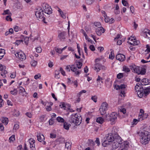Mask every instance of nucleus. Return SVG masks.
Wrapping results in <instances>:
<instances>
[{
  "label": "nucleus",
  "instance_id": "46",
  "mask_svg": "<svg viewBox=\"0 0 150 150\" xmlns=\"http://www.w3.org/2000/svg\"><path fill=\"white\" fill-rule=\"evenodd\" d=\"M118 111L119 112V113H120V112H121L124 114L126 112V109L124 108H121L119 109Z\"/></svg>",
  "mask_w": 150,
  "mask_h": 150
},
{
  "label": "nucleus",
  "instance_id": "29",
  "mask_svg": "<svg viewBox=\"0 0 150 150\" xmlns=\"http://www.w3.org/2000/svg\"><path fill=\"white\" fill-rule=\"evenodd\" d=\"M58 11L59 12L60 15L63 18H66V16L65 14L62 11L61 9H60V8H58Z\"/></svg>",
  "mask_w": 150,
  "mask_h": 150
},
{
  "label": "nucleus",
  "instance_id": "32",
  "mask_svg": "<svg viewBox=\"0 0 150 150\" xmlns=\"http://www.w3.org/2000/svg\"><path fill=\"white\" fill-rule=\"evenodd\" d=\"M104 119L101 117H99L96 119V121L97 122L100 124H102L104 122Z\"/></svg>",
  "mask_w": 150,
  "mask_h": 150
},
{
  "label": "nucleus",
  "instance_id": "61",
  "mask_svg": "<svg viewBox=\"0 0 150 150\" xmlns=\"http://www.w3.org/2000/svg\"><path fill=\"white\" fill-rule=\"evenodd\" d=\"M60 71L62 75L63 76L65 75V71L63 70V69L62 68H60Z\"/></svg>",
  "mask_w": 150,
  "mask_h": 150
},
{
  "label": "nucleus",
  "instance_id": "53",
  "mask_svg": "<svg viewBox=\"0 0 150 150\" xmlns=\"http://www.w3.org/2000/svg\"><path fill=\"white\" fill-rule=\"evenodd\" d=\"M123 77V74L122 73H119L117 75V77L119 79H121Z\"/></svg>",
  "mask_w": 150,
  "mask_h": 150
},
{
  "label": "nucleus",
  "instance_id": "44",
  "mask_svg": "<svg viewBox=\"0 0 150 150\" xmlns=\"http://www.w3.org/2000/svg\"><path fill=\"white\" fill-rule=\"evenodd\" d=\"M15 140V136L14 135H12L9 138V140L10 142H13Z\"/></svg>",
  "mask_w": 150,
  "mask_h": 150
},
{
  "label": "nucleus",
  "instance_id": "40",
  "mask_svg": "<svg viewBox=\"0 0 150 150\" xmlns=\"http://www.w3.org/2000/svg\"><path fill=\"white\" fill-rule=\"evenodd\" d=\"M10 93L13 95L15 96L17 94L18 91L16 89L14 88L13 90L11 91Z\"/></svg>",
  "mask_w": 150,
  "mask_h": 150
},
{
  "label": "nucleus",
  "instance_id": "7",
  "mask_svg": "<svg viewBox=\"0 0 150 150\" xmlns=\"http://www.w3.org/2000/svg\"><path fill=\"white\" fill-rule=\"evenodd\" d=\"M148 116V114L146 113H144V111L142 109L140 110L138 119L139 121L143 120L146 118Z\"/></svg>",
  "mask_w": 150,
  "mask_h": 150
},
{
  "label": "nucleus",
  "instance_id": "52",
  "mask_svg": "<svg viewBox=\"0 0 150 150\" xmlns=\"http://www.w3.org/2000/svg\"><path fill=\"white\" fill-rule=\"evenodd\" d=\"M91 99L95 103L97 101V97L96 96H92Z\"/></svg>",
  "mask_w": 150,
  "mask_h": 150
},
{
  "label": "nucleus",
  "instance_id": "22",
  "mask_svg": "<svg viewBox=\"0 0 150 150\" xmlns=\"http://www.w3.org/2000/svg\"><path fill=\"white\" fill-rule=\"evenodd\" d=\"M135 88L136 92L140 91L143 90V88L142 85L139 83H137L136 84Z\"/></svg>",
  "mask_w": 150,
  "mask_h": 150
},
{
  "label": "nucleus",
  "instance_id": "23",
  "mask_svg": "<svg viewBox=\"0 0 150 150\" xmlns=\"http://www.w3.org/2000/svg\"><path fill=\"white\" fill-rule=\"evenodd\" d=\"M71 143L70 142H67L65 144V150H71Z\"/></svg>",
  "mask_w": 150,
  "mask_h": 150
},
{
  "label": "nucleus",
  "instance_id": "10",
  "mask_svg": "<svg viewBox=\"0 0 150 150\" xmlns=\"http://www.w3.org/2000/svg\"><path fill=\"white\" fill-rule=\"evenodd\" d=\"M35 15L38 18H42L44 17L42 10L40 7H39L36 9L35 11Z\"/></svg>",
  "mask_w": 150,
  "mask_h": 150
},
{
  "label": "nucleus",
  "instance_id": "37",
  "mask_svg": "<svg viewBox=\"0 0 150 150\" xmlns=\"http://www.w3.org/2000/svg\"><path fill=\"white\" fill-rule=\"evenodd\" d=\"M70 125L66 122H64V127L66 130L69 129Z\"/></svg>",
  "mask_w": 150,
  "mask_h": 150
},
{
  "label": "nucleus",
  "instance_id": "16",
  "mask_svg": "<svg viewBox=\"0 0 150 150\" xmlns=\"http://www.w3.org/2000/svg\"><path fill=\"white\" fill-rule=\"evenodd\" d=\"M95 31L97 35L98 36H100L101 35L102 33H103L104 32L105 30L102 27H101L95 28Z\"/></svg>",
  "mask_w": 150,
  "mask_h": 150
},
{
  "label": "nucleus",
  "instance_id": "2",
  "mask_svg": "<svg viewBox=\"0 0 150 150\" xmlns=\"http://www.w3.org/2000/svg\"><path fill=\"white\" fill-rule=\"evenodd\" d=\"M82 119V117L79 114H74L71 115L69 121L70 122L74 123L76 125H79L81 122Z\"/></svg>",
  "mask_w": 150,
  "mask_h": 150
},
{
  "label": "nucleus",
  "instance_id": "57",
  "mask_svg": "<svg viewBox=\"0 0 150 150\" xmlns=\"http://www.w3.org/2000/svg\"><path fill=\"white\" fill-rule=\"evenodd\" d=\"M45 117V116L42 115L39 117V120L40 122H43Z\"/></svg>",
  "mask_w": 150,
  "mask_h": 150
},
{
  "label": "nucleus",
  "instance_id": "4",
  "mask_svg": "<svg viewBox=\"0 0 150 150\" xmlns=\"http://www.w3.org/2000/svg\"><path fill=\"white\" fill-rule=\"evenodd\" d=\"M108 108V104L105 102L103 103L99 109L100 114L103 115L106 112Z\"/></svg>",
  "mask_w": 150,
  "mask_h": 150
},
{
  "label": "nucleus",
  "instance_id": "48",
  "mask_svg": "<svg viewBox=\"0 0 150 150\" xmlns=\"http://www.w3.org/2000/svg\"><path fill=\"white\" fill-rule=\"evenodd\" d=\"M82 65V63L80 62H77V67L79 69H81Z\"/></svg>",
  "mask_w": 150,
  "mask_h": 150
},
{
  "label": "nucleus",
  "instance_id": "63",
  "mask_svg": "<svg viewBox=\"0 0 150 150\" xmlns=\"http://www.w3.org/2000/svg\"><path fill=\"white\" fill-rule=\"evenodd\" d=\"M120 93L121 94V96L122 97H125V93L124 90H122L121 91Z\"/></svg>",
  "mask_w": 150,
  "mask_h": 150
},
{
  "label": "nucleus",
  "instance_id": "12",
  "mask_svg": "<svg viewBox=\"0 0 150 150\" xmlns=\"http://www.w3.org/2000/svg\"><path fill=\"white\" fill-rule=\"evenodd\" d=\"M129 147V144L126 142H124L120 144L118 150H127Z\"/></svg>",
  "mask_w": 150,
  "mask_h": 150
},
{
  "label": "nucleus",
  "instance_id": "20",
  "mask_svg": "<svg viewBox=\"0 0 150 150\" xmlns=\"http://www.w3.org/2000/svg\"><path fill=\"white\" fill-rule=\"evenodd\" d=\"M66 33L63 32L59 34L58 37L59 39L61 41H63L65 39Z\"/></svg>",
  "mask_w": 150,
  "mask_h": 150
},
{
  "label": "nucleus",
  "instance_id": "45",
  "mask_svg": "<svg viewBox=\"0 0 150 150\" xmlns=\"http://www.w3.org/2000/svg\"><path fill=\"white\" fill-rule=\"evenodd\" d=\"M94 25L96 26V28H98L102 27L100 23L98 22H95L94 23Z\"/></svg>",
  "mask_w": 150,
  "mask_h": 150
},
{
  "label": "nucleus",
  "instance_id": "35",
  "mask_svg": "<svg viewBox=\"0 0 150 150\" xmlns=\"http://www.w3.org/2000/svg\"><path fill=\"white\" fill-rule=\"evenodd\" d=\"M56 120L59 122L63 123L64 122V119L60 116L58 117L57 118Z\"/></svg>",
  "mask_w": 150,
  "mask_h": 150
},
{
  "label": "nucleus",
  "instance_id": "18",
  "mask_svg": "<svg viewBox=\"0 0 150 150\" xmlns=\"http://www.w3.org/2000/svg\"><path fill=\"white\" fill-rule=\"evenodd\" d=\"M116 58L117 60L122 62L125 60V57L123 54H119L116 56Z\"/></svg>",
  "mask_w": 150,
  "mask_h": 150
},
{
  "label": "nucleus",
  "instance_id": "21",
  "mask_svg": "<svg viewBox=\"0 0 150 150\" xmlns=\"http://www.w3.org/2000/svg\"><path fill=\"white\" fill-rule=\"evenodd\" d=\"M141 83L142 85H147L150 83V80L146 78L143 79L141 81Z\"/></svg>",
  "mask_w": 150,
  "mask_h": 150
},
{
  "label": "nucleus",
  "instance_id": "31",
  "mask_svg": "<svg viewBox=\"0 0 150 150\" xmlns=\"http://www.w3.org/2000/svg\"><path fill=\"white\" fill-rule=\"evenodd\" d=\"M134 72L137 74H139V72L142 68L140 67H136L135 68H134Z\"/></svg>",
  "mask_w": 150,
  "mask_h": 150
},
{
  "label": "nucleus",
  "instance_id": "24",
  "mask_svg": "<svg viewBox=\"0 0 150 150\" xmlns=\"http://www.w3.org/2000/svg\"><path fill=\"white\" fill-rule=\"evenodd\" d=\"M29 79L28 78L25 77L23 79V82L25 86H27L30 83Z\"/></svg>",
  "mask_w": 150,
  "mask_h": 150
},
{
  "label": "nucleus",
  "instance_id": "38",
  "mask_svg": "<svg viewBox=\"0 0 150 150\" xmlns=\"http://www.w3.org/2000/svg\"><path fill=\"white\" fill-rule=\"evenodd\" d=\"M137 92L138 97L139 98H142V97L144 94L143 90L140 91H137Z\"/></svg>",
  "mask_w": 150,
  "mask_h": 150
},
{
  "label": "nucleus",
  "instance_id": "55",
  "mask_svg": "<svg viewBox=\"0 0 150 150\" xmlns=\"http://www.w3.org/2000/svg\"><path fill=\"white\" fill-rule=\"evenodd\" d=\"M54 122V120L52 118L50 119L49 121V123L50 125H52Z\"/></svg>",
  "mask_w": 150,
  "mask_h": 150
},
{
  "label": "nucleus",
  "instance_id": "42",
  "mask_svg": "<svg viewBox=\"0 0 150 150\" xmlns=\"http://www.w3.org/2000/svg\"><path fill=\"white\" fill-rule=\"evenodd\" d=\"M146 48V49L145 51V52L146 53V54H148L150 52V46L148 44L147 45Z\"/></svg>",
  "mask_w": 150,
  "mask_h": 150
},
{
  "label": "nucleus",
  "instance_id": "60",
  "mask_svg": "<svg viewBox=\"0 0 150 150\" xmlns=\"http://www.w3.org/2000/svg\"><path fill=\"white\" fill-rule=\"evenodd\" d=\"M20 91L21 92H25V89L22 86H20L19 87Z\"/></svg>",
  "mask_w": 150,
  "mask_h": 150
},
{
  "label": "nucleus",
  "instance_id": "30",
  "mask_svg": "<svg viewBox=\"0 0 150 150\" xmlns=\"http://www.w3.org/2000/svg\"><path fill=\"white\" fill-rule=\"evenodd\" d=\"M127 86V85L124 84H121L120 86L117 85V88H116V89H125Z\"/></svg>",
  "mask_w": 150,
  "mask_h": 150
},
{
  "label": "nucleus",
  "instance_id": "39",
  "mask_svg": "<svg viewBox=\"0 0 150 150\" xmlns=\"http://www.w3.org/2000/svg\"><path fill=\"white\" fill-rule=\"evenodd\" d=\"M30 64L32 66L35 67L37 64V62L33 59H32L31 61Z\"/></svg>",
  "mask_w": 150,
  "mask_h": 150
},
{
  "label": "nucleus",
  "instance_id": "54",
  "mask_svg": "<svg viewBox=\"0 0 150 150\" xmlns=\"http://www.w3.org/2000/svg\"><path fill=\"white\" fill-rule=\"evenodd\" d=\"M103 79L101 77L99 76H98V78L97 79L96 81L97 82H100L101 81L102 83H103L102 80Z\"/></svg>",
  "mask_w": 150,
  "mask_h": 150
},
{
  "label": "nucleus",
  "instance_id": "50",
  "mask_svg": "<svg viewBox=\"0 0 150 150\" xmlns=\"http://www.w3.org/2000/svg\"><path fill=\"white\" fill-rule=\"evenodd\" d=\"M114 54L111 52L109 55V58L111 59H113L114 58Z\"/></svg>",
  "mask_w": 150,
  "mask_h": 150
},
{
  "label": "nucleus",
  "instance_id": "6",
  "mask_svg": "<svg viewBox=\"0 0 150 150\" xmlns=\"http://www.w3.org/2000/svg\"><path fill=\"white\" fill-rule=\"evenodd\" d=\"M127 42L129 44L133 45H138L140 43L139 40H136L135 37L132 36H131L128 38Z\"/></svg>",
  "mask_w": 150,
  "mask_h": 150
},
{
  "label": "nucleus",
  "instance_id": "9",
  "mask_svg": "<svg viewBox=\"0 0 150 150\" xmlns=\"http://www.w3.org/2000/svg\"><path fill=\"white\" fill-rule=\"evenodd\" d=\"M141 34L145 38L150 40V30L148 29H145L143 30Z\"/></svg>",
  "mask_w": 150,
  "mask_h": 150
},
{
  "label": "nucleus",
  "instance_id": "25",
  "mask_svg": "<svg viewBox=\"0 0 150 150\" xmlns=\"http://www.w3.org/2000/svg\"><path fill=\"white\" fill-rule=\"evenodd\" d=\"M1 121L4 125H6L8 124V120L7 118L3 117L1 118Z\"/></svg>",
  "mask_w": 150,
  "mask_h": 150
},
{
  "label": "nucleus",
  "instance_id": "5",
  "mask_svg": "<svg viewBox=\"0 0 150 150\" xmlns=\"http://www.w3.org/2000/svg\"><path fill=\"white\" fill-rule=\"evenodd\" d=\"M42 7L44 12L47 14H50L52 13V8L48 4L44 3L42 5Z\"/></svg>",
  "mask_w": 150,
  "mask_h": 150
},
{
  "label": "nucleus",
  "instance_id": "19",
  "mask_svg": "<svg viewBox=\"0 0 150 150\" xmlns=\"http://www.w3.org/2000/svg\"><path fill=\"white\" fill-rule=\"evenodd\" d=\"M113 142H112V148L114 149H116L118 148L120 144L118 142L117 139L116 138L114 139V140Z\"/></svg>",
  "mask_w": 150,
  "mask_h": 150
},
{
  "label": "nucleus",
  "instance_id": "56",
  "mask_svg": "<svg viewBox=\"0 0 150 150\" xmlns=\"http://www.w3.org/2000/svg\"><path fill=\"white\" fill-rule=\"evenodd\" d=\"M122 3L123 5L125 6H127L128 5L127 2L125 0H122Z\"/></svg>",
  "mask_w": 150,
  "mask_h": 150
},
{
  "label": "nucleus",
  "instance_id": "51",
  "mask_svg": "<svg viewBox=\"0 0 150 150\" xmlns=\"http://www.w3.org/2000/svg\"><path fill=\"white\" fill-rule=\"evenodd\" d=\"M6 67L5 66L3 65L0 64V70L2 71H4L5 70Z\"/></svg>",
  "mask_w": 150,
  "mask_h": 150
},
{
  "label": "nucleus",
  "instance_id": "34",
  "mask_svg": "<svg viewBox=\"0 0 150 150\" xmlns=\"http://www.w3.org/2000/svg\"><path fill=\"white\" fill-rule=\"evenodd\" d=\"M139 121L138 119H133V122H132L131 127H133L134 125L137 124Z\"/></svg>",
  "mask_w": 150,
  "mask_h": 150
},
{
  "label": "nucleus",
  "instance_id": "59",
  "mask_svg": "<svg viewBox=\"0 0 150 150\" xmlns=\"http://www.w3.org/2000/svg\"><path fill=\"white\" fill-rule=\"evenodd\" d=\"M4 71V72H3V71H2V72H1V75L3 77H5L6 76L5 74L7 73V72L5 70Z\"/></svg>",
  "mask_w": 150,
  "mask_h": 150
},
{
  "label": "nucleus",
  "instance_id": "17",
  "mask_svg": "<svg viewBox=\"0 0 150 150\" xmlns=\"http://www.w3.org/2000/svg\"><path fill=\"white\" fill-rule=\"evenodd\" d=\"M37 137L38 140L40 142H42L43 144H45V142L44 141L45 139L44 136L43 134H38L37 135Z\"/></svg>",
  "mask_w": 150,
  "mask_h": 150
},
{
  "label": "nucleus",
  "instance_id": "13",
  "mask_svg": "<svg viewBox=\"0 0 150 150\" xmlns=\"http://www.w3.org/2000/svg\"><path fill=\"white\" fill-rule=\"evenodd\" d=\"M105 69V67L100 64L96 63L94 65V69L97 72L99 71L101 69Z\"/></svg>",
  "mask_w": 150,
  "mask_h": 150
},
{
  "label": "nucleus",
  "instance_id": "64",
  "mask_svg": "<svg viewBox=\"0 0 150 150\" xmlns=\"http://www.w3.org/2000/svg\"><path fill=\"white\" fill-rule=\"evenodd\" d=\"M89 48L92 51H94L95 50V48L94 46L92 45H90Z\"/></svg>",
  "mask_w": 150,
  "mask_h": 150
},
{
  "label": "nucleus",
  "instance_id": "47",
  "mask_svg": "<svg viewBox=\"0 0 150 150\" xmlns=\"http://www.w3.org/2000/svg\"><path fill=\"white\" fill-rule=\"evenodd\" d=\"M55 50L59 54H61L62 52V49L57 47H55Z\"/></svg>",
  "mask_w": 150,
  "mask_h": 150
},
{
  "label": "nucleus",
  "instance_id": "27",
  "mask_svg": "<svg viewBox=\"0 0 150 150\" xmlns=\"http://www.w3.org/2000/svg\"><path fill=\"white\" fill-rule=\"evenodd\" d=\"M5 50L4 49H0V59H1L5 54Z\"/></svg>",
  "mask_w": 150,
  "mask_h": 150
},
{
  "label": "nucleus",
  "instance_id": "33",
  "mask_svg": "<svg viewBox=\"0 0 150 150\" xmlns=\"http://www.w3.org/2000/svg\"><path fill=\"white\" fill-rule=\"evenodd\" d=\"M13 28L14 31L16 32H18L22 30L21 28L16 25L14 26Z\"/></svg>",
  "mask_w": 150,
  "mask_h": 150
},
{
  "label": "nucleus",
  "instance_id": "1",
  "mask_svg": "<svg viewBox=\"0 0 150 150\" xmlns=\"http://www.w3.org/2000/svg\"><path fill=\"white\" fill-rule=\"evenodd\" d=\"M139 135L141 138V142L142 144L146 145L148 144L150 140L149 132L144 130H142L139 131Z\"/></svg>",
  "mask_w": 150,
  "mask_h": 150
},
{
  "label": "nucleus",
  "instance_id": "8",
  "mask_svg": "<svg viewBox=\"0 0 150 150\" xmlns=\"http://www.w3.org/2000/svg\"><path fill=\"white\" fill-rule=\"evenodd\" d=\"M14 54L16 57L18 58L21 61L25 60L26 59L25 54L21 51L17 52H14Z\"/></svg>",
  "mask_w": 150,
  "mask_h": 150
},
{
  "label": "nucleus",
  "instance_id": "41",
  "mask_svg": "<svg viewBox=\"0 0 150 150\" xmlns=\"http://www.w3.org/2000/svg\"><path fill=\"white\" fill-rule=\"evenodd\" d=\"M50 103L49 104H48V105H46L45 107V109L47 111L49 112L50 111L52 110V108L51 106L52 105H50Z\"/></svg>",
  "mask_w": 150,
  "mask_h": 150
},
{
  "label": "nucleus",
  "instance_id": "14",
  "mask_svg": "<svg viewBox=\"0 0 150 150\" xmlns=\"http://www.w3.org/2000/svg\"><path fill=\"white\" fill-rule=\"evenodd\" d=\"M35 140L32 138L30 139L28 141V142L30 144V147L31 150H36Z\"/></svg>",
  "mask_w": 150,
  "mask_h": 150
},
{
  "label": "nucleus",
  "instance_id": "26",
  "mask_svg": "<svg viewBox=\"0 0 150 150\" xmlns=\"http://www.w3.org/2000/svg\"><path fill=\"white\" fill-rule=\"evenodd\" d=\"M144 94L145 96H147L150 93V86L145 89L143 91Z\"/></svg>",
  "mask_w": 150,
  "mask_h": 150
},
{
  "label": "nucleus",
  "instance_id": "49",
  "mask_svg": "<svg viewBox=\"0 0 150 150\" xmlns=\"http://www.w3.org/2000/svg\"><path fill=\"white\" fill-rule=\"evenodd\" d=\"M145 70L144 69H142L141 68L139 72V74H140L141 75H144L145 74Z\"/></svg>",
  "mask_w": 150,
  "mask_h": 150
},
{
  "label": "nucleus",
  "instance_id": "3",
  "mask_svg": "<svg viewBox=\"0 0 150 150\" xmlns=\"http://www.w3.org/2000/svg\"><path fill=\"white\" fill-rule=\"evenodd\" d=\"M116 139L114 137L112 133H109L106 136L105 140L102 143V144L103 146L106 147L110 143L113 142Z\"/></svg>",
  "mask_w": 150,
  "mask_h": 150
},
{
  "label": "nucleus",
  "instance_id": "58",
  "mask_svg": "<svg viewBox=\"0 0 150 150\" xmlns=\"http://www.w3.org/2000/svg\"><path fill=\"white\" fill-rule=\"evenodd\" d=\"M6 20L8 21H11L12 19L10 15L9 16H7L6 17Z\"/></svg>",
  "mask_w": 150,
  "mask_h": 150
},
{
  "label": "nucleus",
  "instance_id": "36",
  "mask_svg": "<svg viewBox=\"0 0 150 150\" xmlns=\"http://www.w3.org/2000/svg\"><path fill=\"white\" fill-rule=\"evenodd\" d=\"M41 103L45 106H46V105H48V104H49L50 103V105H53V103L52 102H49L47 101H46L44 102L43 100H42L41 101Z\"/></svg>",
  "mask_w": 150,
  "mask_h": 150
},
{
  "label": "nucleus",
  "instance_id": "28",
  "mask_svg": "<svg viewBox=\"0 0 150 150\" xmlns=\"http://www.w3.org/2000/svg\"><path fill=\"white\" fill-rule=\"evenodd\" d=\"M122 70V71L126 73L129 72L130 71V69L127 66L125 65L123 67Z\"/></svg>",
  "mask_w": 150,
  "mask_h": 150
},
{
  "label": "nucleus",
  "instance_id": "15",
  "mask_svg": "<svg viewBox=\"0 0 150 150\" xmlns=\"http://www.w3.org/2000/svg\"><path fill=\"white\" fill-rule=\"evenodd\" d=\"M71 70L74 72L75 76L79 75L81 73V71L80 70H77V67L74 65L71 66Z\"/></svg>",
  "mask_w": 150,
  "mask_h": 150
},
{
  "label": "nucleus",
  "instance_id": "62",
  "mask_svg": "<svg viewBox=\"0 0 150 150\" xmlns=\"http://www.w3.org/2000/svg\"><path fill=\"white\" fill-rule=\"evenodd\" d=\"M40 77H41V74L39 73L35 76L34 78L35 79H37Z\"/></svg>",
  "mask_w": 150,
  "mask_h": 150
},
{
  "label": "nucleus",
  "instance_id": "43",
  "mask_svg": "<svg viewBox=\"0 0 150 150\" xmlns=\"http://www.w3.org/2000/svg\"><path fill=\"white\" fill-rule=\"evenodd\" d=\"M11 13L10 11L8 9H7L4 11V12L2 13V15H10Z\"/></svg>",
  "mask_w": 150,
  "mask_h": 150
},
{
  "label": "nucleus",
  "instance_id": "11",
  "mask_svg": "<svg viewBox=\"0 0 150 150\" xmlns=\"http://www.w3.org/2000/svg\"><path fill=\"white\" fill-rule=\"evenodd\" d=\"M117 114L116 112H113L110 114L109 117V120L110 121L112 124H114L116 120L117 117Z\"/></svg>",
  "mask_w": 150,
  "mask_h": 150
}]
</instances>
